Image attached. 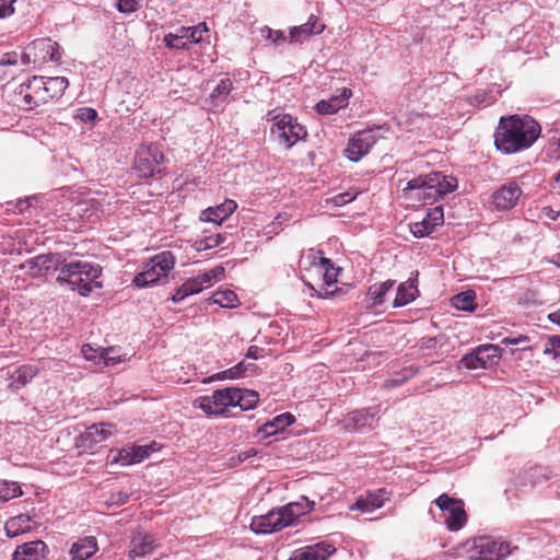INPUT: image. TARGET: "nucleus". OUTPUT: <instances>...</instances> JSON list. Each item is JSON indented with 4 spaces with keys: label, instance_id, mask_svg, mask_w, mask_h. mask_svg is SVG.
<instances>
[{
    "label": "nucleus",
    "instance_id": "obj_1",
    "mask_svg": "<svg viewBox=\"0 0 560 560\" xmlns=\"http://www.w3.org/2000/svg\"><path fill=\"white\" fill-rule=\"evenodd\" d=\"M540 125L530 116L501 117L494 132L495 148L505 153H516L530 148L540 136Z\"/></svg>",
    "mask_w": 560,
    "mask_h": 560
},
{
    "label": "nucleus",
    "instance_id": "obj_2",
    "mask_svg": "<svg viewBox=\"0 0 560 560\" xmlns=\"http://www.w3.org/2000/svg\"><path fill=\"white\" fill-rule=\"evenodd\" d=\"M68 85L65 77L34 75L16 89V103L25 110L38 109L59 100Z\"/></svg>",
    "mask_w": 560,
    "mask_h": 560
},
{
    "label": "nucleus",
    "instance_id": "obj_3",
    "mask_svg": "<svg viewBox=\"0 0 560 560\" xmlns=\"http://www.w3.org/2000/svg\"><path fill=\"white\" fill-rule=\"evenodd\" d=\"M456 187L457 179L455 177L433 172L409 180L404 190H418L417 197L419 199L424 202H432L454 191Z\"/></svg>",
    "mask_w": 560,
    "mask_h": 560
},
{
    "label": "nucleus",
    "instance_id": "obj_4",
    "mask_svg": "<svg viewBox=\"0 0 560 560\" xmlns=\"http://www.w3.org/2000/svg\"><path fill=\"white\" fill-rule=\"evenodd\" d=\"M175 256L168 252H162L153 256L145 264L143 270L133 278L138 288H147L156 284L162 278H166L175 266Z\"/></svg>",
    "mask_w": 560,
    "mask_h": 560
},
{
    "label": "nucleus",
    "instance_id": "obj_5",
    "mask_svg": "<svg viewBox=\"0 0 560 560\" xmlns=\"http://www.w3.org/2000/svg\"><path fill=\"white\" fill-rule=\"evenodd\" d=\"M267 120L275 121L271 131L278 133L279 141L285 149H291L307 136L306 128L289 114L275 115V110H270Z\"/></svg>",
    "mask_w": 560,
    "mask_h": 560
},
{
    "label": "nucleus",
    "instance_id": "obj_6",
    "mask_svg": "<svg viewBox=\"0 0 560 560\" xmlns=\"http://www.w3.org/2000/svg\"><path fill=\"white\" fill-rule=\"evenodd\" d=\"M61 56L62 51L56 42L50 38H38L26 46L22 61L24 65L33 63L35 67H40L48 61L59 63Z\"/></svg>",
    "mask_w": 560,
    "mask_h": 560
},
{
    "label": "nucleus",
    "instance_id": "obj_7",
    "mask_svg": "<svg viewBox=\"0 0 560 560\" xmlns=\"http://www.w3.org/2000/svg\"><path fill=\"white\" fill-rule=\"evenodd\" d=\"M508 555H510L509 544L487 536L475 538L467 549L469 560H501Z\"/></svg>",
    "mask_w": 560,
    "mask_h": 560
},
{
    "label": "nucleus",
    "instance_id": "obj_8",
    "mask_svg": "<svg viewBox=\"0 0 560 560\" xmlns=\"http://www.w3.org/2000/svg\"><path fill=\"white\" fill-rule=\"evenodd\" d=\"M101 268L83 260H72L60 267L57 281L59 283H68L72 290L78 288V281L85 276V280L95 281L101 276Z\"/></svg>",
    "mask_w": 560,
    "mask_h": 560
},
{
    "label": "nucleus",
    "instance_id": "obj_9",
    "mask_svg": "<svg viewBox=\"0 0 560 560\" xmlns=\"http://www.w3.org/2000/svg\"><path fill=\"white\" fill-rule=\"evenodd\" d=\"M164 162V154L155 144L141 145L136 153L133 167L140 177L148 178L155 172H160L159 167Z\"/></svg>",
    "mask_w": 560,
    "mask_h": 560
},
{
    "label": "nucleus",
    "instance_id": "obj_10",
    "mask_svg": "<svg viewBox=\"0 0 560 560\" xmlns=\"http://www.w3.org/2000/svg\"><path fill=\"white\" fill-rule=\"evenodd\" d=\"M434 503L441 511L448 512L445 523L451 532H457L466 524L467 514L462 499L443 493L434 500Z\"/></svg>",
    "mask_w": 560,
    "mask_h": 560
},
{
    "label": "nucleus",
    "instance_id": "obj_11",
    "mask_svg": "<svg viewBox=\"0 0 560 560\" xmlns=\"http://www.w3.org/2000/svg\"><path fill=\"white\" fill-rule=\"evenodd\" d=\"M232 387L217 389L210 396L197 399V407L210 416H223L228 407L233 405Z\"/></svg>",
    "mask_w": 560,
    "mask_h": 560
},
{
    "label": "nucleus",
    "instance_id": "obj_12",
    "mask_svg": "<svg viewBox=\"0 0 560 560\" xmlns=\"http://www.w3.org/2000/svg\"><path fill=\"white\" fill-rule=\"evenodd\" d=\"M60 254L38 255L20 265V269L27 268L32 278H39L55 272L62 265Z\"/></svg>",
    "mask_w": 560,
    "mask_h": 560
},
{
    "label": "nucleus",
    "instance_id": "obj_13",
    "mask_svg": "<svg viewBox=\"0 0 560 560\" xmlns=\"http://www.w3.org/2000/svg\"><path fill=\"white\" fill-rule=\"evenodd\" d=\"M208 31L209 28L206 22H201L191 27L182 26L176 33L166 34L163 42L168 48L186 49L188 48V44H175V40L186 39L190 44H198L202 40V33H207Z\"/></svg>",
    "mask_w": 560,
    "mask_h": 560
},
{
    "label": "nucleus",
    "instance_id": "obj_14",
    "mask_svg": "<svg viewBox=\"0 0 560 560\" xmlns=\"http://www.w3.org/2000/svg\"><path fill=\"white\" fill-rule=\"evenodd\" d=\"M375 136L370 130H362L353 135L349 139L348 145L345 150L346 156L353 162H358L370 149L375 144Z\"/></svg>",
    "mask_w": 560,
    "mask_h": 560
},
{
    "label": "nucleus",
    "instance_id": "obj_15",
    "mask_svg": "<svg viewBox=\"0 0 560 560\" xmlns=\"http://www.w3.org/2000/svg\"><path fill=\"white\" fill-rule=\"evenodd\" d=\"M500 347L495 345L479 346L475 352L464 355L460 364L468 370L487 368L490 361L500 357Z\"/></svg>",
    "mask_w": 560,
    "mask_h": 560
},
{
    "label": "nucleus",
    "instance_id": "obj_16",
    "mask_svg": "<svg viewBox=\"0 0 560 560\" xmlns=\"http://www.w3.org/2000/svg\"><path fill=\"white\" fill-rule=\"evenodd\" d=\"M444 222L443 208L441 206L435 207L427 213L422 221L411 223L409 225L410 232L417 238L429 236L433 233L438 226H441Z\"/></svg>",
    "mask_w": 560,
    "mask_h": 560
},
{
    "label": "nucleus",
    "instance_id": "obj_17",
    "mask_svg": "<svg viewBox=\"0 0 560 560\" xmlns=\"http://www.w3.org/2000/svg\"><path fill=\"white\" fill-rule=\"evenodd\" d=\"M284 516L280 509L272 510L265 515L255 516L250 523V529L258 534H269L285 527Z\"/></svg>",
    "mask_w": 560,
    "mask_h": 560
},
{
    "label": "nucleus",
    "instance_id": "obj_18",
    "mask_svg": "<svg viewBox=\"0 0 560 560\" xmlns=\"http://www.w3.org/2000/svg\"><path fill=\"white\" fill-rule=\"evenodd\" d=\"M522 195L521 187L515 182L502 185L492 195V205L497 210L512 209Z\"/></svg>",
    "mask_w": 560,
    "mask_h": 560
},
{
    "label": "nucleus",
    "instance_id": "obj_19",
    "mask_svg": "<svg viewBox=\"0 0 560 560\" xmlns=\"http://www.w3.org/2000/svg\"><path fill=\"white\" fill-rule=\"evenodd\" d=\"M340 271V268H335L331 264L330 259L322 258L317 262V272L323 273L324 285L322 288L320 296H340L343 293V290L340 288H336L335 290H329L337 282V277Z\"/></svg>",
    "mask_w": 560,
    "mask_h": 560
},
{
    "label": "nucleus",
    "instance_id": "obj_20",
    "mask_svg": "<svg viewBox=\"0 0 560 560\" xmlns=\"http://www.w3.org/2000/svg\"><path fill=\"white\" fill-rule=\"evenodd\" d=\"M332 552L335 548L331 545L318 542L296 549L290 560H327Z\"/></svg>",
    "mask_w": 560,
    "mask_h": 560
},
{
    "label": "nucleus",
    "instance_id": "obj_21",
    "mask_svg": "<svg viewBox=\"0 0 560 560\" xmlns=\"http://www.w3.org/2000/svg\"><path fill=\"white\" fill-rule=\"evenodd\" d=\"M236 208L237 203L234 200L226 199L221 205L209 207L203 210L200 214V220L220 225L224 220L233 214Z\"/></svg>",
    "mask_w": 560,
    "mask_h": 560
},
{
    "label": "nucleus",
    "instance_id": "obj_22",
    "mask_svg": "<svg viewBox=\"0 0 560 560\" xmlns=\"http://www.w3.org/2000/svg\"><path fill=\"white\" fill-rule=\"evenodd\" d=\"M314 506V501H310L306 497H301L299 501L290 502L280 508L281 514L284 516L285 527L293 525L300 516L311 512Z\"/></svg>",
    "mask_w": 560,
    "mask_h": 560
},
{
    "label": "nucleus",
    "instance_id": "obj_23",
    "mask_svg": "<svg viewBox=\"0 0 560 560\" xmlns=\"http://www.w3.org/2000/svg\"><path fill=\"white\" fill-rule=\"evenodd\" d=\"M386 490L381 488L376 491H368L364 495L358 498V500L350 506V510H359L362 513L373 512L384 505Z\"/></svg>",
    "mask_w": 560,
    "mask_h": 560
},
{
    "label": "nucleus",
    "instance_id": "obj_24",
    "mask_svg": "<svg viewBox=\"0 0 560 560\" xmlns=\"http://www.w3.org/2000/svg\"><path fill=\"white\" fill-rule=\"evenodd\" d=\"M47 546L43 540H34L19 546L11 560H44Z\"/></svg>",
    "mask_w": 560,
    "mask_h": 560
},
{
    "label": "nucleus",
    "instance_id": "obj_25",
    "mask_svg": "<svg viewBox=\"0 0 560 560\" xmlns=\"http://www.w3.org/2000/svg\"><path fill=\"white\" fill-rule=\"evenodd\" d=\"M209 287V277L198 275L194 278L187 279L172 295V301L178 303L185 298L201 292L205 288Z\"/></svg>",
    "mask_w": 560,
    "mask_h": 560
},
{
    "label": "nucleus",
    "instance_id": "obj_26",
    "mask_svg": "<svg viewBox=\"0 0 560 560\" xmlns=\"http://www.w3.org/2000/svg\"><path fill=\"white\" fill-rule=\"evenodd\" d=\"M325 28V25L320 23L319 19L315 15H311L305 24L294 26L290 31L291 43H302L304 39L312 35L320 34Z\"/></svg>",
    "mask_w": 560,
    "mask_h": 560
},
{
    "label": "nucleus",
    "instance_id": "obj_27",
    "mask_svg": "<svg viewBox=\"0 0 560 560\" xmlns=\"http://www.w3.org/2000/svg\"><path fill=\"white\" fill-rule=\"evenodd\" d=\"M352 92L350 89H342L339 95L331 96L329 100H323L316 104L317 113L322 115H331L348 105Z\"/></svg>",
    "mask_w": 560,
    "mask_h": 560
},
{
    "label": "nucleus",
    "instance_id": "obj_28",
    "mask_svg": "<svg viewBox=\"0 0 560 560\" xmlns=\"http://www.w3.org/2000/svg\"><path fill=\"white\" fill-rule=\"evenodd\" d=\"M155 539L147 533H138L132 537L129 557L131 559L150 555L155 549Z\"/></svg>",
    "mask_w": 560,
    "mask_h": 560
},
{
    "label": "nucleus",
    "instance_id": "obj_29",
    "mask_svg": "<svg viewBox=\"0 0 560 560\" xmlns=\"http://www.w3.org/2000/svg\"><path fill=\"white\" fill-rule=\"evenodd\" d=\"M39 372L36 365L25 364L18 368L10 375V383L8 385L11 390H19L26 386Z\"/></svg>",
    "mask_w": 560,
    "mask_h": 560
},
{
    "label": "nucleus",
    "instance_id": "obj_30",
    "mask_svg": "<svg viewBox=\"0 0 560 560\" xmlns=\"http://www.w3.org/2000/svg\"><path fill=\"white\" fill-rule=\"evenodd\" d=\"M112 432L106 429L104 423L92 424L81 435V445L86 448H93L97 444L106 441Z\"/></svg>",
    "mask_w": 560,
    "mask_h": 560
},
{
    "label": "nucleus",
    "instance_id": "obj_31",
    "mask_svg": "<svg viewBox=\"0 0 560 560\" xmlns=\"http://www.w3.org/2000/svg\"><path fill=\"white\" fill-rule=\"evenodd\" d=\"M377 422L375 413L369 410H355L348 415L346 419V427L350 430H361L364 428L373 429Z\"/></svg>",
    "mask_w": 560,
    "mask_h": 560
},
{
    "label": "nucleus",
    "instance_id": "obj_32",
    "mask_svg": "<svg viewBox=\"0 0 560 560\" xmlns=\"http://www.w3.org/2000/svg\"><path fill=\"white\" fill-rule=\"evenodd\" d=\"M97 551V544L94 537H85L74 542L70 549L72 560H86Z\"/></svg>",
    "mask_w": 560,
    "mask_h": 560
},
{
    "label": "nucleus",
    "instance_id": "obj_33",
    "mask_svg": "<svg viewBox=\"0 0 560 560\" xmlns=\"http://www.w3.org/2000/svg\"><path fill=\"white\" fill-rule=\"evenodd\" d=\"M33 527L32 517L28 514H19L10 517L4 526L5 533L9 537H16L21 534L27 533Z\"/></svg>",
    "mask_w": 560,
    "mask_h": 560
},
{
    "label": "nucleus",
    "instance_id": "obj_34",
    "mask_svg": "<svg viewBox=\"0 0 560 560\" xmlns=\"http://www.w3.org/2000/svg\"><path fill=\"white\" fill-rule=\"evenodd\" d=\"M233 407L238 406L242 410H249L256 407L259 396L255 390L232 387Z\"/></svg>",
    "mask_w": 560,
    "mask_h": 560
},
{
    "label": "nucleus",
    "instance_id": "obj_35",
    "mask_svg": "<svg viewBox=\"0 0 560 560\" xmlns=\"http://www.w3.org/2000/svg\"><path fill=\"white\" fill-rule=\"evenodd\" d=\"M294 420V416H292L290 412L279 415L275 417L271 421L265 423L260 428V432L266 436L273 435L280 431H283L287 427L292 424Z\"/></svg>",
    "mask_w": 560,
    "mask_h": 560
},
{
    "label": "nucleus",
    "instance_id": "obj_36",
    "mask_svg": "<svg viewBox=\"0 0 560 560\" xmlns=\"http://www.w3.org/2000/svg\"><path fill=\"white\" fill-rule=\"evenodd\" d=\"M418 293L417 287L413 281L400 283L397 288V293L393 302L394 307L404 306L416 299Z\"/></svg>",
    "mask_w": 560,
    "mask_h": 560
},
{
    "label": "nucleus",
    "instance_id": "obj_37",
    "mask_svg": "<svg viewBox=\"0 0 560 560\" xmlns=\"http://www.w3.org/2000/svg\"><path fill=\"white\" fill-rule=\"evenodd\" d=\"M394 284V280H387L383 283L370 287L368 295L372 300V305L376 306L383 304L386 293L393 288Z\"/></svg>",
    "mask_w": 560,
    "mask_h": 560
},
{
    "label": "nucleus",
    "instance_id": "obj_38",
    "mask_svg": "<svg viewBox=\"0 0 560 560\" xmlns=\"http://www.w3.org/2000/svg\"><path fill=\"white\" fill-rule=\"evenodd\" d=\"M475 299L476 294L474 291H466L455 295L452 299V304L457 310L471 312L476 306Z\"/></svg>",
    "mask_w": 560,
    "mask_h": 560
},
{
    "label": "nucleus",
    "instance_id": "obj_39",
    "mask_svg": "<svg viewBox=\"0 0 560 560\" xmlns=\"http://www.w3.org/2000/svg\"><path fill=\"white\" fill-rule=\"evenodd\" d=\"M23 491L18 482L4 481L0 486V502H8L11 499L21 497Z\"/></svg>",
    "mask_w": 560,
    "mask_h": 560
},
{
    "label": "nucleus",
    "instance_id": "obj_40",
    "mask_svg": "<svg viewBox=\"0 0 560 560\" xmlns=\"http://www.w3.org/2000/svg\"><path fill=\"white\" fill-rule=\"evenodd\" d=\"M213 303L222 307H235L237 305V296L231 290L218 291L213 294Z\"/></svg>",
    "mask_w": 560,
    "mask_h": 560
},
{
    "label": "nucleus",
    "instance_id": "obj_41",
    "mask_svg": "<svg viewBox=\"0 0 560 560\" xmlns=\"http://www.w3.org/2000/svg\"><path fill=\"white\" fill-rule=\"evenodd\" d=\"M320 250L308 249L302 253L301 259L299 261V266L301 269H310L314 267L317 270V262L323 257L319 256Z\"/></svg>",
    "mask_w": 560,
    "mask_h": 560
},
{
    "label": "nucleus",
    "instance_id": "obj_42",
    "mask_svg": "<svg viewBox=\"0 0 560 560\" xmlns=\"http://www.w3.org/2000/svg\"><path fill=\"white\" fill-rule=\"evenodd\" d=\"M224 241L225 236L222 234L209 235L196 241V248L197 250L211 249L221 245Z\"/></svg>",
    "mask_w": 560,
    "mask_h": 560
},
{
    "label": "nucleus",
    "instance_id": "obj_43",
    "mask_svg": "<svg viewBox=\"0 0 560 560\" xmlns=\"http://www.w3.org/2000/svg\"><path fill=\"white\" fill-rule=\"evenodd\" d=\"M233 89V83L230 79H222L211 93L212 98L226 97Z\"/></svg>",
    "mask_w": 560,
    "mask_h": 560
},
{
    "label": "nucleus",
    "instance_id": "obj_44",
    "mask_svg": "<svg viewBox=\"0 0 560 560\" xmlns=\"http://www.w3.org/2000/svg\"><path fill=\"white\" fill-rule=\"evenodd\" d=\"M355 197H357V194H351L350 191H347V192L338 194L334 197L327 198L325 200V202L327 206L332 205L336 207H341V206L347 205V203L351 202L352 200H354Z\"/></svg>",
    "mask_w": 560,
    "mask_h": 560
},
{
    "label": "nucleus",
    "instance_id": "obj_45",
    "mask_svg": "<svg viewBox=\"0 0 560 560\" xmlns=\"http://www.w3.org/2000/svg\"><path fill=\"white\" fill-rule=\"evenodd\" d=\"M101 283L95 281L85 280V276L81 277L78 281V288H74V291H78L80 295L86 296L89 295L94 288H100Z\"/></svg>",
    "mask_w": 560,
    "mask_h": 560
},
{
    "label": "nucleus",
    "instance_id": "obj_46",
    "mask_svg": "<svg viewBox=\"0 0 560 560\" xmlns=\"http://www.w3.org/2000/svg\"><path fill=\"white\" fill-rule=\"evenodd\" d=\"M545 354H551L553 358H560V337L552 336L548 339L545 349Z\"/></svg>",
    "mask_w": 560,
    "mask_h": 560
},
{
    "label": "nucleus",
    "instance_id": "obj_47",
    "mask_svg": "<svg viewBox=\"0 0 560 560\" xmlns=\"http://www.w3.org/2000/svg\"><path fill=\"white\" fill-rule=\"evenodd\" d=\"M75 118L82 122H94L97 118V112L91 107H82L77 110Z\"/></svg>",
    "mask_w": 560,
    "mask_h": 560
},
{
    "label": "nucleus",
    "instance_id": "obj_48",
    "mask_svg": "<svg viewBox=\"0 0 560 560\" xmlns=\"http://www.w3.org/2000/svg\"><path fill=\"white\" fill-rule=\"evenodd\" d=\"M116 7L119 12H136L140 7V0H116Z\"/></svg>",
    "mask_w": 560,
    "mask_h": 560
},
{
    "label": "nucleus",
    "instance_id": "obj_49",
    "mask_svg": "<svg viewBox=\"0 0 560 560\" xmlns=\"http://www.w3.org/2000/svg\"><path fill=\"white\" fill-rule=\"evenodd\" d=\"M16 0H0V19H5L14 13V2Z\"/></svg>",
    "mask_w": 560,
    "mask_h": 560
},
{
    "label": "nucleus",
    "instance_id": "obj_50",
    "mask_svg": "<svg viewBox=\"0 0 560 560\" xmlns=\"http://www.w3.org/2000/svg\"><path fill=\"white\" fill-rule=\"evenodd\" d=\"M149 456V451L145 447L132 448V456L125 459V463H140Z\"/></svg>",
    "mask_w": 560,
    "mask_h": 560
},
{
    "label": "nucleus",
    "instance_id": "obj_51",
    "mask_svg": "<svg viewBox=\"0 0 560 560\" xmlns=\"http://www.w3.org/2000/svg\"><path fill=\"white\" fill-rule=\"evenodd\" d=\"M244 364L238 363L235 366L222 372L220 378H236L244 373Z\"/></svg>",
    "mask_w": 560,
    "mask_h": 560
},
{
    "label": "nucleus",
    "instance_id": "obj_52",
    "mask_svg": "<svg viewBox=\"0 0 560 560\" xmlns=\"http://www.w3.org/2000/svg\"><path fill=\"white\" fill-rule=\"evenodd\" d=\"M224 272H225V270H224L223 266H215L210 271L201 273V275L209 277V287H210L213 280L222 279L224 276Z\"/></svg>",
    "mask_w": 560,
    "mask_h": 560
},
{
    "label": "nucleus",
    "instance_id": "obj_53",
    "mask_svg": "<svg viewBox=\"0 0 560 560\" xmlns=\"http://www.w3.org/2000/svg\"><path fill=\"white\" fill-rule=\"evenodd\" d=\"M528 341V337L524 335H520L518 337H505L502 339L501 343L505 346H515L521 345Z\"/></svg>",
    "mask_w": 560,
    "mask_h": 560
},
{
    "label": "nucleus",
    "instance_id": "obj_54",
    "mask_svg": "<svg viewBox=\"0 0 560 560\" xmlns=\"http://www.w3.org/2000/svg\"><path fill=\"white\" fill-rule=\"evenodd\" d=\"M268 38H271V40L278 45L285 40V35L282 31H272L271 28H268Z\"/></svg>",
    "mask_w": 560,
    "mask_h": 560
},
{
    "label": "nucleus",
    "instance_id": "obj_55",
    "mask_svg": "<svg viewBox=\"0 0 560 560\" xmlns=\"http://www.w3.org/2000/svg\"><path fill=\"white\" fill-rule=\"evenodd\" d=\"M132 456V448L131 450H121L118 454V457L116 458V462H120L121 465H131L132 463H125V459H128Z\"/></svg>",
    "mask_w": 560,
    "mask_h": 560
},
{
    "label": "nucleus",
    "instance_id": "obj_56",
    "mask_svg": "<svg viewBox=\"0 0 560 560\" xmlns=\"http://www.w3.org/2000/svg\"><path fill=\"white\" fill-rule=\"evenodd\" d=\"M542 213L549 218L550 220H557L558 217H559V212L558 211H555L551 207H545L542 209Z\"/></svg>",
    "mask_w": 560,
    "mask_h": 560
},
{
    "label": "nucleus",
    "instance_id": "obj_57",
    "mask_svg": "<svg viewBox=\"0 0 560 560\" xmlns=\"http://www.w3.org/2000/svg\"><path fill=\"white\" fill-rule=\"evenodd\" d=\"M259 351L260 349L257 346H250L247 350L246 357L250 359H258Z\"/></svg>",
    "mask_w": 560,
    "mask_h": 560
},
{
    "label": "nucleus",
    "instance_id": "obj_58",
    "mask_svg": "<svg viewBox=\"0 0 560 560\" xmlns=\"http://www.w3.org/2000/svg\"><path fill=\"white\" fill-rule=\"evenodd\" d=\"M257 454V451L255 448H249L245 452H242L240 455H238V459L240 462H243L252 456H255Z\"/></svg>",
    "mask_w": 560,
    "mask_h": 560
},
{
    "label": "nucleus",
    "instance_id": "obj_59",
    "mask_svg": "<svg viewBox=\"0 0 560 560\" xmlns=\"http://www.w3.org/2000/svg\"><path fill=\"white\" fill-rule=\"evenodd\" d=\"M15 207L19 210V212H23V211H25L30 207V200L28 199L19 200L16 202Z\"/></svg>",
    "mask_w": 560,
    "mask_h": 560
},
{
    "label": "nucleus",
    "instance_id": "obj_60",
    "mask_svg": "<svg viewBox=\"0 0 560 560\" xmlns=\"http://www.w3.org/2000/svg\"><path fill=\"white\" fill-rule=\"evenodd\" d=\"M101 358L103 359L104 364L107 366L113 365L117 362V360L115 358L108 357L107 353H101Z\"/></svg>",
    "mask_w": 560,
    "mask_h": 560
},
{
    "label": "nucleus",
    "instance_id": "obj_61",
    "mask_svg": "<svg viewBox=\"0 0 560 560\" xmlns=\"http://www.w3.org/2000/svg\"><path fill=\"white\" fill-rule=\"evenodd\" d=\"M90 352H93L92 348H90L88 345L83 346L82 353L88 360H95L96 355H90Z\"/></svg>",
    "mask_w": 560,
    "mask_h": 560
},
{
    "label": "nucleus",
    "instance_id": "obj_62",
    "mask_svg": "<svg viewBox=\"0 0 560 560\" xmlns=\"http://www.w3.org/2000/svg\"><path fill=\"white\" fill-rule=\"evenodd\" d=\"M550 322L560 325V310L549 314Z\"/></svg>",
    "mask_w": 560,
    "mask_h": 560
},
{
    "label": "nucleus",
    "instance_id": "obj_63",
    "mask_svg": "<svg viewBox=\"0 0 560 560\" xmlns=\"http://www.w3.org/2000/svg\"><path fill=\"white\" fill-rule=\"evenodd\" d=\"M117 495H118V500L116 502L120 503V504L126 503L129 498V495L127 493H122V492H118Z\"/></svg>",
    "mask_w": 560,
    "mask_h": 560
},
{
    "label": "nucleus",
    "instance_id": "obj_64",
    "mask_svg": "<svg viewBox=\"0 0 560 560\" xmlns=\"http://www.w3.org/2000/svg\"><path fill=\"white\" fill-rule=\"evenodd\" d=\"M551 262L560 267V254L553 255V257L551 258Z\"/></svg>",
    "mask_w": 560,
    "mask_h": 560
}]
</instances>
